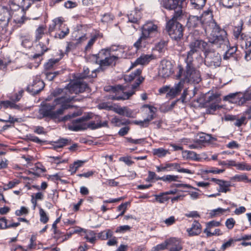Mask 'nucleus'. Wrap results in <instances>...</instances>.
Masks as SVG:
<instances>
[{
  "instance_id": "obj_61",
  "label": "nucleus",
  "mask_w": 251,
  "mask_h": 251,
  "mask_svg": "<svg viewBox=\"0 0 251 251\" xmlns=\"http://www.w3.org/2000/svg\"><path fill=\"white\" fill-rule=\"evenodd\" d=\"M192 4H196L198 7H203L206 2V0H193L191 1Z\"/></svg>"
},
{
  "instance_id": "obj_26",
  "label": "nucleus",
  "mask_w": 251,
  "mask_h": 251,
  "mask_svg": "<svg viewBox=\"0 0 251 251\" xmlns=\"http://www.w3.org/2000/svg\"><path fill=\"white\" fill-rule=\"evenodd\" d=\"M46 27L43 25H40L35 30V41H39L44 35H45Z\"/></svg>"
},
{
  "instance_id": "obj_63",
  "label": "nucleus",
  "mask_w": 251,
  "mask_h": 251,
  "mask_svg": "<svg viewBox=\"0 0 251 251\" xmlns=\"http://www.w3.org/2000/svg\"><path fill=\"white\" fill-rule=\"evenodd\" d=\"M64 6L67 8H72L75 7L77 6V4L75 2H73L70 0H68L65 2Z\"/></svg>"
},
{
  "instance_id": "obj_19",
  "label": "nucleus",
  "mask_w": 251,
  "mask_h": 251,
  "mask_svg": "<svg viewBox=\"0 0 251 251\" xmlns=\"http://www.w3.org/2000/svg\"><path fill=\"white\" fill-rule=\"evenodd\" d=\"M153 59L154 56L152 54H143L132 64V66L135 67L138 65H146Z\"/></svg>"
},
{
  "instance_id": "obj_21",
  "label": "nucleus",
  "mask_w": 251,
  "mask_h": 251,
  "mask_svg": "<svg viewBox=\"0 0 251 251\" xmlns=\"http://www.w3.org/2000/svg\"><path fill=\"white\" fill-rule=\"evenodd\" d=\"M179 0H161V4L166 9L175 10L179 6Z\"/></svg>"
},
{
  "instance_id": "obj_59",
  "label": "nucleus",
  "mask_w": 251,
  "mask_h": 251,
  "mask_svg": "<svg viewBox=\"0 0 251 251\" xmlns=\"http://www.w3.org/2000/svg\"><path fill=\"white\" fill-rule=\"evenodd\" d=\"M167 247L168 244L167 243V240H166L164 243L157 245L156 246L154 247L153 249H154V251H158L167 249L168 248Z\"/></svg>"
},
{
  "instance_id": "obj_42",
  "label": "nucleus",
  "mask_w": 251,
  "mask_h": 251,
  "mask_svg": "<svg viewBox=\"0 0 251 251\" xmlns=\"http://www.w3.org/2000/svg\"><path fill=\"white\" fill-rule=\"evenodd\" d=\"M155 201L160 203H164L169 200V198L166 196V194L162 193L159 195H155Z\"/></svg>"
},
{
  "instance_id": "obj_9",
  "label": "nucleus",
  "mask_w": 251,
  "mask_h": 251,
  "mask_svg": "<svg viewBox=\"0 0 251 251\" xmlns=\"http://www.w3.org/2000/svg\"><path fill=\"white\" fill-rule=\"evenodd\" d=\"M174 72L173 65L170 61L162 60L159 66L158 74L163 78L170 76Z\"/></svg>"
},
{
  "instance_id": "obj_16",
  "label": "nucleus",
  "mask_w": 251,
  "mask_h": 251,
  "mask_svg": "<svg viewBox=\"0 0 251 251\" xmlns=\"http://www.w3.org/2000/svg\"><path fill=\"white\" fill-rule=\"evenodd\" d=\"M45 86L43 81L37 79L33 81V83L27 87V91L32 95H36L39 93Z\"/></svg>"
},
{
  "instance_id": "obj_2",
  "label": "nucleus",
  "mask_w": 251,
  "mask_h": 251,
  "mask_svg": "<svg viewBox=\"0 0 251 251\" xmlns=\"http://www.w3.org/2000/svg\"><path fill=\"white\" fill-rule=\"evenodd\" d=\"M203 29L208 35L209 43L223 49H228L229 42L227 37V33L224 29H222L213 19L211 15H207L203 21Z\"/></svg>"
},
{
  "instance_id": "obj_50",
  "label": "nucleus",
  "mask_w": 251,
  "mask_h": 251,
  "mask_svg": "<svg viewBox=\"0 0 251 251\" xmlns=\"http://www.w3.org/2000/svg\"><path fill=\"white\" fill-rule=\"evenodd\" d=\"M23 90L19 91L18 94H15L14 96H12L10 98L11 100L14 102H17L20 100L23 96Z\"/></svg>"
},
{
  "instance_id": "obj_46",
  "label": "nucleus",
  "mask_w": 251,
  "mask_h": 251,
  "mask_svg": "<svg viewBox=\"0 0 251 251\" xmlns=\"http://www.w3.org/2000/svg\"><path fill=\"white\" fill-rule=\"evenodd\" d=\"M220 3L223 5V6L231 8L234 4L236 0H220Z\"/></svg>"
},
{
  "instance_id": "obj_29",
  "label": "nucleus",
  "mask_w": 251,
  "mask_h": 251,
  "mask_svg": "<svg viewBox=\"0 0 251 251\" xmlns=\"http://www.w3.org/2000/svg\"><path fill=\"white\" fill-rule=\"evenodd\" d=\"M198 136L199 138L197 139V142L199 143L200 144L209 142L212 139V137L210 135L204 133H200Z\"/></svg>"
},
{
  "instance_id": "obj_20",
  "label": "nucleus",
  "mask_w": 251,
  "mask_h": 251,
  "mask_svg": "<svg viewBox=\"0 0 251 251\" xmlns=\"http://www.w3.org/2000/svg\"><path fill=\"white\" fill-rule=\"evenodd\" d=\"M49 39L48 38L46 39V44H44L42 42H40L38 45L36 46V50L38 52V53H35L33 56L34 58H37L41 56L44 53L47 51L48 50V48L46 46V44L48 45L49 43Z\"/></svg>"
},
{
  "instance_id": "obj_28",
  "label": "nucleus",
  "mask_w": 251,
  "mask_h": 251,
  "mask_svg": "<svg viewBox=\"0 0 251 251\" xmlns=\"http://www.w3.org/2000/svg\"><path fill=\"white\" fill-rule=\"evenodd\" d=\"M62 23L63 20L60 17L54 19L52 21V24L50 25L49 27L48 31L49 33L50 34L53 31L56 26H58V27L59 28V27L62 25Z\"/></svg>"
},
{
  "instance_id": "obj_35",
  "label": "nucleus",
  "mask_w": 251,
  "mask_h": 251,
  "mask_svg": "<svg viewBox=\"0 0 251 251\" xmlns=\"http://www.w3.org/2000/svg\"><path fill=\"white\" fill-rule=\"evenodd\" d=\"M147 40V39L145 37H143V36L141 34L140 37L134 44L133 46L137 50H138L143 46H145L146 40Z\"/></svg>"
},
{
  "instance_id": "obj_40",
  "label": "nucleus",
  "mask_w": 251,
  "mask_h": 251,
  "mask_svg": "<svg viewBox=\"0 0 251 251\" xmlns=\"http://www.w3.org/2000/svg\"><path fill=\"white\" fill-rule=\"evenodd\" d=\"M229 208L224 209L222 208H218L217 209H213L211 212V215L212 216L215 217L217 216H219L223 214L224 213L228 211H229Z\"/></svg>"
},
{
  "instance_id": "obj_10",
  "label": "nucleus",
  "mask_w": 251,
  "mask_h": 251,
  "mask_svg": "<svg viewBox=\"0 0 251 251\" xmlns=\"http://www.w3.org/2000/svg\"><path fill=\"white\" fill-rule=\"evenodd\" d=\"M89 90L87 84L81 80H78L68 86V91L70 94H77Z\"/></svg>"
},
{
  "instance_id": "obj_55",
  "label": "nucleus",
  "mask_w": 251,
  "mask_h": 251,
  "mask_svg": "<svg viewBox=\"0 0 251 251\" xmlns=\"http://www.w3.org/2000/svg\"><path fill=\"white\" fill-rule=\"evenodd\" d=\"M111 123L116 126H122V119L115 116L111 119Z\"/></svg>"
},
{
  "instance_id": "obj_11",
  "label": "nucleus",
  "mask_w": 251,
  "mask_h": 251,
  "mask_svg": "<svg viewBox=\"0 0 251 251\" xmlns=\"http://www.w3.org/2000/svg\"><path fill=\"white\" fill-rule=\"evenodd\" d=\"M227 97L233 99V102L238 103L239 105H243L247 101L251 100V91H246L244 94H230L227 96Z\"/></svg>"
},
{
  "instance_id": "obj_48",
  "label": "nucleus",
  "mask_w": 251,
  "mask_h": 251,
  "mask_svg": "<svg viewBox=\"0 0 251 251\" xmlns=\"http://www.w3.org/2000/svg\"><path fill=\"white\" fill-rule=\"evenodd\" d=\"M178 178L177 176L174 175H166L163 176L162 180L164 181H175L177 180V179Z\"/></svg>"
},
{
  "instance_id": "obj_49",
  "label": "nucleus",
  "mask_w": 251,
  "mask_h": 251,
  "mask_svg": "<svg viewBox=\"0 0 251 251\" xmlns=\"http://www.w3.org/2000/svg\"><path fill=\"white\" fill-rule=\"evenodd\" d=\"M98 36L95 35L93 36L88 41L87 45L85 48V51L89 50L97 39Z\"/></svg>"
},
{
  "instance_id": "obj_24",
  "label": "nucleus",
  "mask_w": 251,
  "mask_h": 251,
  "mask_svg": "<svg viewBox=\"0 0 251 251\" xmlns=\"http://www.w3.org/2000/svg\"><path fill=\"white\" fill-rule=\"evenodd\" d=\"M110 51V48L101 50L97 54L95 55L96 62L100 64V63L101 62V60H103L105 58L108 56Z\"/></svg>"
},
{
  "instance_id": "obj_41",
  "label": "nucleus",
  "mask_w": 251,
  "mask_h": 251,
  "mask_svg": "<svg viewBox=\"0 0 251 251\" xmlns=\"http://www.w3.org/2000/svg\"><path fill=\"white\" fill-rule=\"evenodd\" d=\"M242 25L243 23L242 22L241 23V25L238 27H235L233 30V34L235 38L236 39H239L240 40L241 39V34H242L241 33L242 30Z\"/></svg>"
},
{
  "instance_id": "obj_15",
  "label": "nucleus",
  "mask_w": 251,
  "mask_h": 251,
  "mask_svg": "<svg viewBox=\"0 0 251 251\" xmlns=\"http://www.w3.org/2000/svg\"><path fill=\"white\" fill-rule=\"evenodd\" d=\"M10 19V13L5 7H0V25L4 28L7 26Z\"/></svg>"
},
{
  "instance_id": "obj_22",
  "label": "nucleus",
  "mask_w": 251,
  "mask_h": 251,
  "mask_svg": "<svg viewBox=\"0 0 251 251\" xmlns=\"http://www.w3.org/2000/svg\"><path fill=\"white\" fill-rule=\"evenodd\" d=\"M201 225L198 221H196L194 222L191 228L187 229V231L190 236L199 235L201 233Z\"/></svg>"
},
{
  "instance_id": "obj_56",
  "label": "nucleus",
  "mask_w": 251,
  "mask_h": 251,
  "mask_svg": "<svg viewBox=\"0 0 251 251\" xmlns=\"http://www.w3.org/2000/svg\"><path fill=\"white\" fill-rule=\"evenodd\" d=\"M28 212V209L24 206H22L19 210H17L15 212V214L17 216H20L22 215L27 214Z\"/></svg>"
},
{
  "instance_id": "obj_8",
  "label": "nucleus",
  "mask_w": 251,
  "mask_h": 251,
  "mask_svg": "<svg viewBox=\"0 0 251 251\" xmlns=\"http://www.w3.org/2000/svg\"><path fill=\"white\" fill-rule=\"evenodd\" d=\"M141 35L147 39L155 36L158 33V26L151 21H147L141 27Z\"/></svg>"
},
{
  "instance_id": "obj_32",
  "label": "nucleus",
  "mask_w": 251,
  "mask_h": 251,
  "mask_svg": "<svg viewBox=\"0 0 251 251\" xmlns=\"http://www.w3.org/2000/svg\"><path fill=\"white\" fill-rule=\"evenodd\" d=\"M152 153L153 155L160 158L164 157L167 153H170L168 150L162 148L153 149Z\"/></svg>"
},
{
  "instance_id": "obj_23",
  "label": "nucleus",
  "mask_w": 251,
  "mask_h": 251,
  "mask_svg": "<svg viewBox=\"0 0 251 251\" xmlns=\"http://www.w3.org/2000/svg\"><path fill=\"white\" fill-rule=\"evenodd\" d=\"M118 57L111 55L110 53L109 55L104 58L103 60H101V62L100 63V67L108 66L113 64H115L116 60L118 59Z\"/></svg>"
},
{
  "instance_id": "obj_60",
  "label": "nucleus",
  "mask_w": 251,
  "mask_h": 251,
  "mask_svg": "<svg viewBox=\"0 0 251 251\" xmlns=\"http://www.w3.org/2000/svg\"><path fill=\"white\" fill-rule=\"evenodd\" d=\"M104 183L111 187L117 186L119 184V182L116 181L115 179H107Z\"/></svg>"
},
{
  "instance_id": "obj_62",
  "label": "nucleus",
  "mask_w": 251,
  "mask_h": 251,
  "mask_svg": "<svg viewBox=\"0 0 251 251\" xmlns=\"http://www.w3.org/2000/svg\"><path fill=\"white\" fill-rule=\"evenodd\" d=\"M125 107H115L113 109V111L116 112V113L120 115H122V116H124L125 115V113H124V110L125 109Z\"/></svg>"
},
{
  "instance_id": "obj_33",
  "label": "nucleus",
  "mask_w": 251,
  "mask_h": 251,
  "mask_svg": "<svg viewBox=\"0 0 251 251\" xmlns=\"http://www.w3.org/2000/svg\"><path fill=\"white\" fill-rule=\"evenodd\" d=\"M84 163V161L78 160L75 162L73 164L70 165L69 171L71 172V174L75 173L77 169L83 165Z\"/></svg>"
},
{
  "instance_id": "obj_25",
  "label": "nucleus",
  "mask_w": 251,
  "mask_h": 251,
  "mask_svg": "<svg viewBox=\"0 0 251 251\" xmlns=\"http://www.w3.org/2000/svg\"><path fill=\"white\" fill-rule=\"evenodd\" d=\"M60 30L59 33H56L54 36L55 38L62 39L64 38L69 33V29L68 27L62 23V25L59 27Z\"/></svg>"
},
{
  "instance_id": "obj_45",
  "label": "nucleus",
  "mask_w": 251,
  "mask_h": 251,
  "mask_svg": "<svg viewBox=\"0 0 251 251\" xmlns=\"http://www.w3.org/2000/svg\"><path fill=\"white\" fill-rule=\"evenodd\" d=\"M39 214L40 216V221L44 224L47 223L49 221V217L45 211L41 207L39 208Z\"/></svg>"
},
{
  "instance_id": "obj_30",
  "label": "nucleus",
  "mask_w": 251,
  "mask_h": 251,
  "mask_svg": "<svg viewBox=\"0 0 251 251\" xmlns=\"http://www.w3.org/2000/svg\"><path fill=\"white\" fill-rule=\"evenodd\" d=\"M241 42L245 43L246 48L251 46V33H242L241 34Z\"/></svg>"
},
{
  "instance_id": "obj_4",
  "label": "nucleus",
  "mask_w": 251,
  "mask_h": 251,
  "mask_svg": "<svg viewBox=\"0 0 251 251\" xmlns=\"http://www.w3.org/2000/svg\"><path fill=\"white\" fill-rule=\"evenodd\" d=\"M141 74V70L140 69H137L134 72L131 73L128 75H126L124 77V79L126 82H131L134 79H136L135 82L131 86L132 90L128 91L123 92V95L122 96H110L109 99L114 100H127L131 96H132L135 91V89L139 86V85L144 80V78L140 76Z\"/></svg>"
},
{
  "instance_id": "obj_47",
  "label": "nucleus",
  "mask_w": 251,
  "mask_h": 251,
  "mask_svg": "<svg viewBox=\"0 0 251 251\" xmlns=\"http://www.w3.org/2000/svg\"><path fill=\"white\" fill-rule=\"evenodd\" d=\"M128 21L132 23H136L139 19V17L137 16L135 12L130 13L128 15Z\"/></svg>"
},
{
  "instance_id": "obj_13",
  "label": "nucleus",
  "mask_w": 251,
  "mask_h": 251,
  "mask_svg": "<svg viewBox=\"0 0 251 251\" xmlns=\"http://www.w3.org/2000/svg\"><path fill=\"white\" fill-rule=\"evenodd\" d=\"M143 107L148 108L149 109V111L146 112L149 115L143 121H139V126L141 127H146L148 126L150 122L154 119V114L156 112V108L149 104H145L143 106Z\"/></svg>"
},
{
  "instance_id": "obj_43",
  "label": "nucleus",
  "mask_w": 251,
  "mask_h": 251,
  "mask_svg": "<svg viewBox=\"0 0 251 251\" xmlns=\"http://www.w3.org/2000/svg\"><path fill=\"white\" fill-rule=\"evenodd\" d=\"M129 204V202H126L125 203H123L121 204L117 207V210L118 211H121V212L120 213V214L119 215L117 216L116 218H118L119 217L124 215L126 211V210L127 206L128 204Z\"/></svg>"
},
{
  "instance_id": "obj_12",
  "label": "nucleus",
  "mask_w": 251,
  "mask_h": 251,
  "mask_svg": "<svg viewBox=\"0 0 251 251\" xmlns=\"http://www.w3.org/2000/svg\"><path fill=\"white\" fill-rule=\"evenodd\" d=\"M90 119L88 116H83L81 118L74 120L71 124L69 126V129L74 131L86 129V122Z\"/></svg>"
},
{
  "instance_id": "obj_14",
  "label": "nucleus",
  "mask_w": 251,
  "mask_h": 251,
  "mask_svg": "<svg viewBox=\"0 0 251 251\" xmlns=\"http://www.w3.org/2000/svg\"><path fill=\"white\" fill-rule=\"evenodd\" d=\"M143 107L148 108L149 109V111L146 112L149 115L143 121H139V126L141 127H146L148 126L150 122L154 119V114L156 112V108L149 104H145L143 106Z\"/></svg>"
},
{
  "instance_id": "obj_38",
  "label": "nucleus",
  "mask_w": 251,
  "mask_h": 251,
  "mask_svg": "<svg viewBox=\"0 0 251 251\" xmlns=\"http://www.w3.org/2000/svg\"><path fill=\"white\" fill-rule=\"evenodd\" d=\"M11 63V59L9 57H3L2 59H0V70H4L6 69L7 66Z\"/></svg>"
},
{
  "instance_id": "obj_51",
  "label": "nucleus",
  "mask_w": 251,
  "mask_h": 251,
  "mask_svg": "<svg viewBox=\"0 0 251 251\" xmlns=\"http://www.w3.org/2000/svg\"><path fill=\"white\" fill-rule=\"evenodd\" d=\"M131 227L128 225L121 226L118 227L116 230V232L124 233L129 231Z\"/></svg>"
},
{
  "instance_id": "obj_53",
  "label": "nucleus",
  "mask_w": 251,
  "mask_h": 251,
  "mask_svg": "<svg viewBox=\"0 0 251 251\" xmlns=\"http://www.w3.org/2000/svg\"><path fill=\"white\" fill-rule=\"evenodd\" d=\"M226 226L229 229H232L235 224V221L232 218L227 219L226 222Z\"/></svg>"
},
{
  "instance_id": "obj_64",
  "label": "nucleus",
  "mask_w": 251,
  "mask_h": 251,
  "mask_svg": "<svg viewBox=\"0 0 251 251\" xmlns=\"http://www.w3.org/2000/svg\"><path fill=\"white\" fill-rule=\"evenodd\" d=\"M25 18L23 15L20 19L15 18L14 19V23L17 25L18 26H20L25 22Z\"/></svg>"
},
{
  "instance_id": "obj_54",
  "label": "nucleus",
  "mask_w": 251,
  "mask_h": 251,
  "mask_svg": "<svg viewBox=\"0 0 251 251\" xmlns=\"http://www.w3.org/2000/svg\"><path fill=\"white\" fill-rule=\"evenodd\" d=\"M30 37L27 36L22 40V45L25 48H27L31 46Z\"/></svg>"
},
{
  "instance_id": "obj_7",
  "label": "nucleus",
  "mask_w": 251,
  "mask_h": 251,
  "mask_svg": "<svg viewBox=\"0 0 251 251\" xmlns=\"http://www.w3.org/2000/svg\"><path fill=\"white\" fill-rule=\"evenodd\" d=\"M209 45V42L206 43L201 40H196L192 42L190 45V50L187 53V56L186 58L189 62L193 61V54L197 51L198 49H201L204 51Z\"/></svg>"
},
{
  "instance_id": "obj_52",
  "label": "nucleus",
  "mask_w": 251,
  "mask_h": 251,
  "mask_svg": "<svg viewBox=\"0 0 251 251\" xmlns=\"http://www.w3.org/2000/svg\"><path fill=\"white\" fill-rule=\"evenodd\" d=\"M114 16L109 13H106L103 15L101 18V21L104 23H108L113 20Z\"/></svg>"
},
{
  "instance_id": "obj_39",
  "label": "nucleus",
  "mask_w": 251,
  "mask_h": 251,
  "mask_svg": "<svg viewBox=\"0 0 251 251\" xmlns=\"http://www.w3.org/2000/svg\"><path fill=\"white\" fill-rule=\"evenodd\" d=\"M230 120H234V125L238 127L241 126L242 125L246 124V118L245 116H242L240 118L236 119L234 117H232Z\"/></svg>"
},
{
  "instance_id": "obj_17",
  "label": "nucleus",
  "mask_w": 251,
  "mask_h": 251,
  "mask_svg": "<svg viewBox=\"0 0 251 251\" xmlns=\"http://www.w3.org/2000/svg\"><path fill=\"white\" fill-rule=\"evenodd\" d=\"M168 249L170 251H180L182 249V245L180 239L170 238L167 240Z\"/></svg>"
},
{
  "instance_id": "obj_6",
  "label": "nucleus",
  "mask_w": 251,
  "mask_h": 251,
  "mask_svg": "<svg viewBox=\"0 0 251 251\" xmlns=\"http://www.w3.org/2000/svg\"><path fill=\"white\" fill-rule=\"evenodd\" d=\"M166 29L170 37L175 40L180 39L183 36V27L178 22L169 20L167 24Z\"/></svg>"
},
{
  "instance_id": "obj_18",
  "label": "nucleus",
  "mask_w": 251,
  "mask_h": 251,
  "mask_svg": "<svg viewBox=\"0 0 251 251\" xmlns=\"http://www.w3.org/2000/svg\"><path fill=\"white\" fill-rule=\"evenodd\" d=\"M207 15H212L211 14L207 13L203 15L201 19H200L198 16H191L189 17L187 25L189 28L195 27L199 25H201L203 28V21L204 17H206Z\"/></svg>"
},
{
  "instance_id": "obj_27",
  "label": "nucleus",
  "mask_w": 251,
  "mask_h": 251,
  "mask_svg": "<svg viewBox=\"0 0 251 251\" xmlns=\"http://www.w3.org/2000/svg\"><path fill=\"white\" fill-rule=\"evenodd\" d=\"M71 143V139L66 138H60L55 142V144L54 145V148L55 149L61 148H63L64 146L70 144Z\"/></svg>"
},
{
  "instance_id": "obj_36",
  "label": "nucleus",
  "mask_w": 251,
  "mask_h": 251,
  "mask_svg": "<svg viewBox=\"0 0 251 251\" xmlns=\"http://www.w3.org/2000/svg\"><path fill=\"white\" fill-rule=\"evenodd\" d=\"M178 9L175 10L173 18L170 20H173L174 22H177L176 21L180 20L183 14V11L180 5L177 6Z\"/></svg>"
},
{
  "instance_id": "obj_37",
  "label": "nucleus",
  "mask_w": 251,
  "mask_h": 251,
  "mask_svg": "<svg viewBox=\"0 0 251 251\" xmlns=\"http://www.w3.org/2000/svg\"><path fill=\"white\" fill-rule=\"evenodd\" d=\"M183 154L186 156L187 159L197 160L198 159L197 154L193 151H185L183 152Z\"/></svg>"
},
{
  "instance_id": "obj_44",
  "label": "nucleus",
  "mask_w": 251,
  "mask_h": 251,
  "mask_svg": "<svg viewBox=\"0 0 251 251\" xmlns=\"http://www.w3.org/2000/svg\"><path fill=\"white\" fill-rule=\"evenodd\" d=\"M219 102L211 103L207 109V113L209 114H213L217 109L220 108L218 103Z\"/></svg>"
},
{
  "instance_id": "obj_5",
  "label": "nucleus",
  "mask_w": 251,
  "mask_h": 251,
  "mask_svg": "<svg viewBox=\"0 0 251 251\" xmlns=\"http://www.w3.org/2000/svg\"><path fill=\"white\" fill-rule=\"evenodd\" d=\"M204 64L206 66L215 68L220 66L222 61L221 55L212 48L211 43H209L204 52Z\"/></svg>"
},
{
  "instance_id": "obj_31",
  "label": "nucleus",
  "mask_w": 251,
  "mask_h": 251,
  "mask_svg": "<svg viewBox=\"0 0 251 251\" xmlns=\"http://www.w3.org/2000/svg\"><path fill=\"white\" fill-rule=\"evenodd\" d=\"M220 95L217 93L212 94L208 97H205V102L207 103H215L219 102L220 99L219 98Z\"/></svg>"
},
{
  "instance_id": "obj_1",
  "label": "nucleus",
  "mask_w": 251,
  "mask_h": 251,
  "mask_svg": "<svg viewBox=\"0 0 251 251\" xmlns=\"http://www.w3.org/2000/svg\"><path fill=\"white\" fill-rule=\"evenodd\" d=\"M186 66L184 69L181 65L178 66V72L176 77L180 79L178 83L172 87L167 93V96L175 97L177 95L183 88L184 83L198 84L201 81L200 72L197 70L193 64V61L189 62L185 59Z\"/></svg>"
},
{
  "instance_id": "obj_58",
  "label": "nucleus",
  "mask_w": 251,
  "mask_h": 251,
  "mask_svg": "<svg viewBox=\"0 0 251 251\" xmlns=\"http://www.w3.org/2000/svg\"><path fill=\"white\" fill-rule=\"evenodd\" d=\"M8 228V225L7 224V220L4 217L0 218V228L6 229Z\"/></svg>"
},
{
  "instance_id": "obj_34",
  "label": "nucleus",
  "mask_w": 251,
  "mask_h": 251,
  "mask_svg": "<svg viewBox=\"0 0 251 251\" xmlns=\"http://www.w3.org/2000/svg\"><path fill=\"white\" fill-rule=\"evenodd\" d=\"M220 187L218 189L219 192L226 193L229 191V187L230 186L229 182L222 180L220 185H218Z\"/></svg>"
},
{
  "instance_id": "obj_57",
  "label": "nucleus",
  "mask_w": 251,
  "mask_h": 251,
  "mask_svg": "<svg viewBox=\"0 0 251 251\" xmlns=\"http://www.w3.org/2000/svg\"><path fill=\"white\" fill-rule=\"evenodd\" d=\"M59 61L57 59H51L45 65V68L47 69H50L53 67V66L58 62Z\"/></svg>"
},
{
  "instance_id": "obj_3",
  "label": "nucleus",
  "mask_w": 251,
  "mask_h": 251,
  "mask_svg": "<svg viewBox=\"0 0 251 251\" xmlns=\"http://www.w3.org/2000/svg\"><path fill=\"white\" fill-rule=\"evenodd\" d=\"M82 99L75 97H61L54 100L52 104L46 103L39 110L43 117H49L52 119L59 118L62 115L65 109L70 107L68 103L71 101H79Z\"/></svg>"
}]
</instances>
